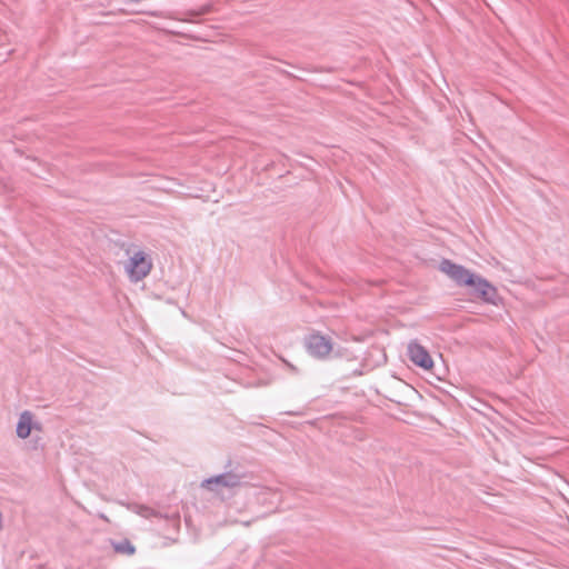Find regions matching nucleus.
Masks as SVG:
<instances>
[{
    "mask_svg": "<svg viewBox=\"0 0 569 569\" xmlns=\"http://www.w3.org/2000/svg\"><path fill=\"white\" fill-rule=\"evenodd\" d=\"M246 475L234 470L227 471L208 479H204L201 487L216 493H223L224 490H233L244 482Z\"/></svg>",
    "mask_w": 569,
    "mask_h": 569,
    "instance_id": "nucleus-1",
    "label": "nucleus"
},
{
    "mask_svg": "<svg viewBox=\"0 0 569 569\" xmlns=\"http://www.w3.org/2000/svg\"><path fill=\"white\" fill-rule=\"evenodd\" d=\"M124 269L130 280L138 282L150 273L152 269V262L146 252L139 250L129 258Z\"/></svg>",
    "mask_w": 569,
    "mask_h": 569,
    "instance_id": "nucleus-2",
    "label": "nucleus"
},
{
    "mask_svg": "<svg viewBox=\"0 0 569 569\" xmlns=\"http://www.w3.org/2000/svg\"><path fill=\"white\" fill-rule=\"evenodd\" d=\"M439 270L446 273L458 286H472L477 274L468 270L461 264H457L449 259H442Z\"/></svg>",
    "mask_w": 569,
    "mask_h": 569,
    "instance_id": "nucleus-3",
    "label": "nucleus"
},
{
    "mask_svg": "<svg viewBox=\"0 0 569 569\" xmlns=\"http://www.w3.org/2000/svg\"><path fill=\"white\" fill-rule=\"evenodd\" d=\"M407 356L415 366L423 370H430L433 367V360L429 351L417 340L409 341Z\"/></svg>",
    "mask_w": 569,
    "mask_h": 569,
    "instance_id": "nucleus-4",
    "label": "nucleus"
},
{
    "mask_svg": "<svg viewBox=\"0 0 569 569\" xmlns=\"http://www.w3.org/2000/svg\"><path fill=\"white\" fill-rule=\"evenodd\" d=\"M473 292L486 303L498 305L500 300L497 288L491 284L486 278L476 276L473 284L470 286Z\"/></svg>",
    "mask_w": 569,
    "mask_h": 569,
    "instance_id": "nucleus-5",
    "label": "nucleus"
},
{
    "mask_svg": "<svg viewBox=\"0 0 569 569\" xmlns=\"http://www.w3.org/2000/svg\"><path fill=\"white\" fill-rule=\"evenodd\" d=\"M306 348L313 357L323 358L332 350V342L330 338L312 333L306 338Z\"/></svg>",
    "mask_w": 569,
    "mask_h": 569,
    "instance_id": "nucleus-6",
    "label": "nucleus"
},
{
    "mask_svg": "<svg viewBox=\"0 0 569 569\" xmlns=\"http://www.w3.org/2000/svg\"><path fill=\"white\" fill-rule=\"evenodd\" d=\"M32 429L41 430V426L39 422L33 421V415L31 411L24 410L19 416L16 428L17 436L21 439H27L30 436Z\"/></svg>",
    "mask_w": 569,
    "mask_h": 569,
    "instance_id": "nucleus-7",
    "label": "nucleus"
},
{
    "mask_svg": "<svg viewBox=\"0 0 569 569\" xmlns=\"http://www.w3.org/2000/svg\"><path fill=\"white\" fill-rule=\"evenodd\" d=\"M112 547L116 552L121 555H132L134 552V546L127 539L121 541L112 542Z\"/></svg>",
    "mask_w": 569,
    "mask_h": 569,
    "instance_id": "nucleus-8",
    "label": "nucleus"
},
{
    "mask_svg": "<svg viewBox=\"0 0 569 569\" xmlns=\"http://www.w3.org/2000/svg\"><path fill=\"white\" fill-rule=\"evenodd\" d=\"M137 513L147 519L160 516L159 512L147 506H139L137 509Z\"/></svg>",
    "mask_w": 569,
    "mask_h": 569,
    "instance_id": "nucleus-9",
    "label": "nucleus"
}]
</instances>
